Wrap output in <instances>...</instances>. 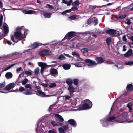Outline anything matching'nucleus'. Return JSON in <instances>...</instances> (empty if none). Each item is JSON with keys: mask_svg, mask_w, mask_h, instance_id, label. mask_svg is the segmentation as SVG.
<instances>
[{"mask_svg": "<svg viewBox=\"0 0 133 133\" xmlns=\"http://www.w3.org/2000/svg\"><path fill=\"white\" fill-rule=\"evenodd\" d=\"M13 76L12 74L9 72H8L5 74V77L7 79H9L11 78Z\"/></svg>", "mask_w": 133, "mask_h": 133, "instance_id": "obj_24", "label": "nucleus"}, {"mask_svg": "<svg viewBox=\"0 0 133 133\" xmlns=\"http://www.w3.org/2000/svg\"><path fill=\"white\" fill-rule=\"evenodd\" d=\"M41 85L44 87H46L48 86L46 84L42 83L41 84Z\"/></svg>", "mask_w": 133, "mask_h": 133, "instance_id": "obj_61", "label": "nucleus"}, {"mask_svg": "<svg viewBox=\"0 0 133 133\" xmlns=\"http://www.w3.org/2000/svg\"><path fill=\"white\" fill-rule=\"evenodd\" d=\"M71 11V9L66 10V11H64L62 13V14H65L66 13L69 12H70Z\"/></svg>", "mask_w": 133, "mask_h": 133, "instance_id": "obj_49", "label": "nucleus"}, {"mask_svg": "<svg viewBox=\"0 0 133 133\" xmlns=\"http://www.w3.org/2000/svg\"><path fill=\"white\" fill-rule=\"evenodd\" d=\"M71 104V107L75 108L76 107V105L77 103V100L76 99H74L73 100L71 101L70 102Z\"/></svg>", "mask_w": 133, "mask_h": 133, "instance_id": "obj_26", "label": "nucleus"}, {"mask_svg": "<svg viewBox=\"0 0 133 133\" xmlns=\"http://www.w3.org/2000/svg\"><path fill=\"white\" fill-rule=\"evenodd\" d=\"M48 133H56V131L55 129L51 130L49 131Z\"/></svg>", "mask_w": 133, "mask_h": 133, "instance_id": "obj_50", "label": "nucleus"}, {"mask_svg": "<svg viewBox=\"0 0 133 133\" xmlns=\"http://www.w3.org/2000/svg\"><path fill=\"white\" fill-rule=\"evenodd\" d=\"M95 19L94 20L93 23L94 25H96L98 23V21L97 19H95Z\"/></svg>", "mask_w": 133, "mask_h": 133, "instance_id": "obj_55", "label": "nucleus"}, {"mask_svg": "<svg viewBox=\"0 0 133 133\" xmlns=\"http://www.w3.org/2000/svg\"><path fill=\"white\" fill-rule=\"evenodd\" d=\"M51 52L48 50L45 49L41 51L39 54L41 56H44L50 55L51 54Z\"/></svg>", "mask_w": 133, "mask_h": 133, "instance_id": "obj_10", "label": "nucleus"}, {"mask_svg": "<svg viewBox=\"0 0 133 133\" xmlns=\"http://www.w3.org/2000/svg\"><path fill=\"white\" fill-rule=\"evenodd\" d=\"M46 8H48V9L50 10L54 8L53 7L52 5H51L49 4H46Z\"/></svg>", "mask_w": 133, "mask_h": 133, "instance_id": "obj_38", "label": "nucleus"}, {"mask_svg": "<svg viewBox=\"0 0 133 133\" xmlns=\"http://www.w3.org/2000/svg\"><path fill=\"white\" fill-rule=\"evenodd\" d=\"M133 88V85L132 84H129L127 86V91H132Z\"/></svg>", "mask_w": 133, "mask_h": 133, "instance_id": "obj_27", "label": "nucleus"}, {"mask_svg": "<svg viewBox=\"0 0 133 133\" xmlns=\"http://www.w3.org/2000/svg\"><path fill=\"white\" fill-rule=\"evenodd\" d=\"M72 4L73 6L78 5L79 4V3L77 0H76L72 2Z\"/></svg>", "mask_w": 133, "mask_h": 133, "instance_id": "obj_31", "label": "nucleus"}, {"mask_svg": "<svg viewBox=\"0 0 133 133\" xmlns=\"http://www.w3.org/2000/svg\"><path fill=\"white\" fill-rule=\"evenodd\" d=\"M125 23L128 24V25H129L132 23V22L131 20L128 19H126L125 21Z\"/></svg>", "mask_w": 133, "mask_h": 133, "instance_id": "obj_34", "label": "nucleus"}, {"mask_svg": "<svg viewBox=\"0 0 133 133\" xmlns=\"http://www.w3.org/2000/svg\"><path fill=\"white\" fill-rule=\"evenodd\" d=\"M63 68L65 70H68L70 68V65L69 64H64L63 65Z\"/></svg>", "mask_w": 133, "mask_h": 133, "instance_id": "obj_33", "label": "nucleus"}, {"mask_svg": "<svg viewBox=\"0 0 133 133\" xmlns=\"http://www.w3.org/2000/svg\"><path fill=\"white\" fill-rule=\"evenodd\" d=\"M25 73L23 72L21 73L19 75V77H23L24 74Z\"/></svg>", "mask_w": 133, "mask_h": 133, "instance_id": "obj_60", "label": "nucleus"}, {"mask_svg": "<svg viewBox=\"0 0 133 133\" xmlns=\"http://www.w3.org/2000/svg\"><path fill=\"white\" fill-rule=\"evenodd\" d=\"M111 41V38H108L106 40V43L108 45H109Z\"/></svg>", "mask_w": 133, "mask_h": 133, "instance_id": "obj_41", "label": "nucleus"}, {"mask_svg": "<svg viewBox=\"0 0 133 133\" xmlns=\"http://www.w3.org/2000/svg\"><path fill=\"white\" fill-rule=\"evenodd\" d=\"M72 54L73 55H76L77 56H78V57H79V55L77 53H76V52H72Z\"/></svg>", "mask_w": 133, "mask_h": 133, "instance_id": "obj_59", "label": "nucleus"}, {"mask_svg": "<svg viewBox=\"0 0 133 133\" xmlns=\"http://www.w3.org/2000/svg\"><path fill=\"white\" fill-rule=\"evenodd\" d=\"M66 82L69 86H71L72 82V80L70 79H68L66 80Z\"/></svg>", "mask_w": 133, "mask_h": 133, "instance_id": "obj_30", "label": "nucleus"}, {"mask_svg": "<svg viewBox=\"0 0 133 133\" xmlns=\"http://www.w3.org/2000/svg\"><path fill=\"white\" fill-rule=\"evenodd\" d=\"M23 94L26 95H30L33 94V93L31 91H28L23 92Z\"/></svg>", "mask_w": 133, "mask_h": 133, "instance_id": "obj_39", "label": "nucleus"}, {"mask_svg": "<svg viewBox=\"0 0 133 133\" xmlns=\"http://www.w3.org/2000/svg\"><path fill=\"white\" fill-rule=\"evenodd\" d=\"M14 86V84L13 83H10L8 85L6 86L4 88L5 90H9L12 88Z\"/></svg>", "mask_w": 133, "mask_h": 133, "instance_id": "obj_18", "label": "nucleus"}, {"mask_svg": "<svg viewBox=\"0 0 133 133\" xmlns=\"http://www.w3.org/2000/svg\"><path fill=\"white\" fill-rule=\"evenodd\" d=\"M133 55V51L132 49L129 50L126 53L124 54V56L127 57L131 56Z\"/></svg>", "mask_w": 133, "mask_h": 133, "instance_id": "obj_14", "label": "nucleus"}, {"mask_svg": "<svg viewBox=\"0 0 133 133\" xmlns=\"http://www.w3.org/2000/svg\"><path fill=\"white\" fill-rule=\"evenodd\" d=\"M36 92L37 93V94H36L37 95L41 96L42 97H49L51 96L50 95H46L44 92H42L39 90H37L36 91Z\"/></svg>", "mask_w": 133, "mask_h": 133, "instance_id": "obj_15", "label": "nucleus"}, {"mask_svg": "<svg viewBox=\"0 0 133 133\" xmlns=\"http://www.w3.org/2000/svg\"><path fill=\"white\" fill-rule=\"evenodd\" d=\"M74 84L75 85H77L78 83V80L77 79H75L74 80Z\"/></svg>", "mask_w": 133, "mask_h": 133, "instance_id": "obj_56", "label": "nucleus"}, {"mask_svg": "<svg viewBox=\"0 0 133 133\" xmlns=\"http://www.w3.org/2000/svg\"><path fill=\"white\" fill-rule=\"evenodd\" d=\"M50 73L51 75L54 76H56L58 75L57 70L55 69H52L50 70Z\"/></svg>", "mask_w": 133, "mask_h": 133, "instance_id": "obj_16", "label": "nucleus"}, {"mask_svg": "<svg viewBox=\"0 0 133 133\" xmlns=\"http://www.w3.org/2000/svg\"><path fill=\"white\" fill-rule=\"evenodd\" d=\"M7 43L9 45H11L12 44V43L10 41L8 40L7 41Z\"/></svg>", "mask_w": 133, "mask_h": 133, "instance_id": "obj_63", "label": "nucleus"}, {"mask_svg": "<svg viewBox=\"0 0 133 133\" xmlns=\"http://www.w3.org/2000/svg\"><path fill=\"white\" fill-rule=\"evenodd\" d=\"M25 88L23 87H20L19 89V91L20 92H22L24 90Z\"/></svg>", "mask_w": 133, "mask_h": 133, "instance_id": "obj_52", "label": "nucleus"}, {"mask_svg": "<svg viewBox=\"0 0 133 133\" xmlns=\"http://www.w3.org/2000/svg\"><path fill=\"white\" fill-rule=\"evenodd\" d=\"M68 90L70 93V96H71L74 92V88L72 86H69Z\"/></svg>", "mask_w": 133, "mask_h": 133, "instance_id": "obj_23", "label": "nucleus"}, {"mask_svg": "<svg viewBox=\"0 0 133 133\" xmlns=\"http://www.w3.org/2000/svg\"><path fill=\"white\" fill-rule=\"evenodd\" d=\"M27 29H25L24 26L17 28L16 31L14 33L13 36L11 37V39L14 42L16 43L25 37L27 34Z\"/></svg>", "mask_w": 133, "mask_h": 133, "instance_id": "obj_1", "label": "nucleus"}, {"mask_svg": "<svg viewBox=\"0 0 133 133\" xmlns=\"http://www.w3.org/2000/svg\"><path fill=\"white\" fill-rule=\"evenodd\" d=\"M125 64L127 65L132 66L133 65V61H127L125 62Z\"/></svg>", "mask_w": 133, "mask_h": 133, "instance_id": "obj_29", "label": "nucleus"}, {"mask_svg": "<svg viewBox=\"0 0 133 133\" xmlns=\"http://www.w3.org/2000/svg\"><path fill=\"white\" fill-rule=\"evenodd\" d=\"M79 16L77 15H73L68 17L69 19L70 20H74L76 18H79Z\"/></svg>", "mask_w": 133, "mask_h": 133, "instance_id": "obj_25", "label": "nucleus"}, {"mask_svg": "<svg viewBox=\"0 0 133 133\" xmlns=\"http://www.w3.org/2000/svg\"><path fill=\"white\" fill-rule=\"evenodd\" d=\"M115 66L118 69L122 68H123V67L120 64H116L115 65Z\"/></svg>", "mask_w": 133, "mask_h": 133, "instance_id": "obj_54", "label": "nucleus"}, {"mask_svg": "<svg viewBox=\"0 0 133 133\" xmlns=\"http://www.w3.org/2000/svg\"><path fill=\"white\" fill-rule=\"evenodd\" d=\"M38 66L41 67V68L45 69V68L48 65L46 64V63H43L42 62H38Z\"/></svg>", "mask_w": 133, "mask_h": 133, "instance_id": "obj_19", "label": "nucleus"}, {"mask_svg": "<svg viewBox=\"0 0 133 133\" xmlns=\"http://www.w3.org/2000/svg\"><path fill=\"white\" fill-rule=\"evenodd\" d=\"M40 70L39 68H37L35 69L34 70V73L35 75H37L38 74Z\"/></svg>", "mask_w": 133, "mask_h": 133, "instance_id": "obj_37", "label": "nucleus"}, {"mask_svg": "<svg viewBox=\"0 0 133 133\" xmlns=\"http://www.w3.org/2000/svg\"><path fill=\"white\" fill-rule=\"evenodd\" d=\"M85 62L87 63V65L88 66H91L97 64L93 61L88 59H86L84 60L82 58H79V59L77 60L74 65L76 67H82L85 65Z\"/></svg>", "mask_w": 133, "mask_h": 133, "instance_id": "obj_2", "label": "nucleus"}, {"mask_svg": "<svg viewBox=\"0 0 133 133\" xmlns=\"http://www.w3.org/2000/svg\"><path fill=\"white\" fill-rule=\"evenodd\" d=\"M71 96H63V98L65 100H68V99L70 98L71 97Z\"/></svg>", "mask_w": 133, "mask_h": 133, "instance_id": "obj_47", "label": "nucleus"}, {"mask_svg": "<svg viewBox=\"0 0 133 133\" xmlns=\"http://www.w3.org/2000/svg\"><path fill=\"white\" fill-rule=\"evenodd\" d=\"M40 45H42L41 44H39L36 42L34 43L32 45L33 49L36 48Z\"/></svg>", "mask_w": 133, "mask_h": 133, "instance_id": "obj_28", "label": "nucleus"}, {"mask_svg": "<svg viewBox=\"0 0 133 133\" xmlns=\"http://www.w3.org/2000/svg\"><path fill=\"white\" fill-rule=\"evenodd\" d=\"M15 64H13L11 65H10L8 67L5 69L4 70V71H6L7 70L10 69V68H11L13 66L15 65Z\"/></svg>", "mask_w": 133, "mask_h": 133, "instance_id": "obj_40", "label": "nucleus"}, {"mask_svg": "<svg viewBox=\"0 0 133 133\" xmlns=\"http://www.w3.org/2000/svg\"><path fill=\"white\" fill-rule=\"evenodd\" d=\"M81 51L84 53H87L89 51L88 49L87 48H83L81 50Z\"/></svg>", "mask_w": 133, "mask_h": 133, "instance_id": "obj_35", "label": "nucleus"}, {"mask_svg": "<svg viewBox=\"0 0 133 133\" xmlns=\"http://www.w3.org/2000/svg\"><path fill=\"white\" fill-rule=\"evenodd\" d=\"M67 130L68 131H70L71 132L72 128H69L67 126L64 125L58 129V131L60 133H65Z\"/></svg>", "mask_w": 133, "mask_h": 133, "instance_id": "obj_7", "label": "nucleus"}, {"mask_svg": "<svg viewBox=\"0 0 133 133\" xmlns=\"http://www.w3.org/2000/svg\"><path fill=\"white\" fill-rule=\"evenodd\" d=\"M127 16L126 14H124L121 15L119 16V18L120 19H123L125 18Z\"/></svg>", "mask_w": 133, "mask_h": 133, "instance_id": "obj_48", "label": "nucleus"}, {"mask_svg": "<svg viewBox=\"0 0 133 133\" xmlns=\"http://www.w3.org/2000/svg\"><path fill=\"white\" fill-rule=\"evenodd\" d=\"M24 73L26 74L29 76L31 75L32 74L31 72L28 71H25Z\"/></svg>", "mask_w": 133, "mask_h": 133, "instance_id": "obj_53", "label": "nucleus"}, {"mask_svg": "<svg viewBox=\"0 0 133 133\" xmlns=\"http://www.w3.org/2000/svg\"><path fill=\"white\" fill-rule=\"evenodd\" d=\"M132 104L131 103H129L127 104V107H128L130 112H131L132 111V108L131 106Z\"/></svg>", "mask_w": 133, "mask_h": 133, "instance_id": "obj_42", "label": "nucleus"}, {"mask_svg": "<svg viewBox=\"0 0 133 133\" xmlns=\"http://www.w3.org/2000/svg\"><path fill=\"white\" fill-rule=\"evenodd\" d=\"M106 32L112 36H117L119 35V31L112 29H110L107 30Z\"/></svg>", "mask_w": 133, "mask_h": 133, "instance_id": "obj_9", "label": "nucleus"}, {"mask_svg": "<svg viewBox=\"0 0 133 133\" xmlns=\"http://www.w3.org/2000/svg\"><path fill=\"white\" fill-rule=\"evenodd\" d=\"M97 62V64L100 63H103L105 61V59L101 57H98L95 58Z\"/></svg>", "mask_w": 133, "mask_h": 133, "instance_id": "obj_21", "label": "nucleus"}, {"mask_svg": "<svg viewBox=\"0 0 133 133\" xmlns=\"http://www.w3.org/2000/svg\"><path fill=\"white\" fill-rule=\"evenodd\" d=\"M85 103L83 106L79 108L78 110H79L89 109L92 106V103L90 100L87 99L84 101Z\"/></svg>", "mask_w": 133, "mask_h": 133, "instance_id": "obj_4", "label": "nucleus"}, {"mask_svg": "<svg viewBox=\"0 0 133 133\" xmlns=\"http://www.w3.org/2000/svg\"><path fill=\"white\" fill-rule=\"evenodd\" d=\"M78 8L77 7L75 6L72 7L71 8V11H74L75 10H77Z\"/></svg>", "mask_w": 133, "mask_h": 133, "instance_id": "obj_57", "label": "nucleus"}, {"mask_svg": "<svg viewBox=\"0 0 133 133\" xmlns=\"http://www.w3.org/2000/svg\"><path fill=\"white\" fill-rule=\"evenodd\" d=\"M28 81V80L27 79H25L22 82V83L23 85H25Z\"/></svg>", "mask_w": 133, "mask_h": 133, "instance_id": "obj_45", "label": "nucleus"}, {"mask_svg": "<svg viewBox=\"0 0 133 133\" xmlns=\"http://www.w3.org/2000/svg\"><path fill=\"white\" fill-rule=\"evenodd\" d=\"M87 6L89 7L90 8L92 9V10H93L96 7H98V6H91L89 5H87ZM100 8L102 7V6H98Z\"/></svg>", "mask_w": 133, "mask_h": 133, "instance_id": "obj_32", "label": "nucleus"}, {"mask_svg": "<svg viewBox=\"0 0 133 133\" xmlns=\"http://www.w3.org/2000/svg\"><path fill=\"white\" fill-rule=\"evenodd\" d=\"M122 40L123 41H125L126 40V37L125 36H124L122 37Z\"/></svg>", "mask_w": 133, "mask_h": 133, "instance_id": "obj_62", "label": "nucleus"}, {"mask_svg": "<svg viewBox=\"0 0 133 133\" xmlns=\"http://www.w3.org/2000/svg\"><path fill=\"white\" fill-rule=\"evenodd\" d=\"M26 88H29L30 89H32V86L30 84H26L25 86Z\"/></svg>", "mask_w": 133, "mask_h": 133, "instance_id": "obj_51", "label": "nucleus"}, {"mask_svg": "<svg viewBox=\"0 0 133 133\" xmlns=\"http://www.w3.org/2000/svg\"><path fill=\"white\" fill-rule=\"evenodd\" d=\"M51 123L53 126H62L63 124L59 122L55 121H52L51 122Z\"/></svg>", "mask_w": 133, "mask_h": 133, "instance_id": "obj_17", "label": "nucleus"}, {"mask_svg": "<svg viewBox=\"0 0 133 133\" xmlns=\"http://www.w3.org/2000/svg\"><path fill=\"white\" fill-rule=\"evenodd\" d=\"M62 2L63 3H64L65 4H67V1L66 0H62Z\"/></svg>", "mask_w": 133, "mask_h": 133, "instance_id": "obj_64", "label": "nucleus"}, {"mask_svg": "<svg viewBox=\"0 0 133 133\" xmlns=\"http://www.w3.org/2000/svg\"><path fill=\"white\" fill-rule=\"evenodd\" d=\"M75 32H70L68 33L65 36L64 39L70 40L75 35Z\"/></svg>", "mask_w": 133, "mask_h": 133, "instance_id": "obj_11", "label": "nucleus"}, {"mask_svg": "<svg viewBox=\"0 0 133 133\" xmlns=\"http://www.w3.org/2000/svg\"><path fill=\"white\" fill-rule=\"evenodd\" d=\"M22 12L24 14H34V12H36L35 11H33L32 10H26L24 9L22 10Z\"/></svg>", "mask_w": 133, "mask_h": 133, "instance_id": "obj_22", "label": "nucleus"}, {"mask_svg": "<svg viewBox=\"0 0 133 133\" xmlns=\"http://www.w3.org/2000/svg\"><path fill=\"white\" fill-rule=\"evenodd\" d=\"M34 10L39 11L41 12V15L42 17L43 15L44 18H49L51 17V14L50 13H46L43 11H40L39 9H35Z\"/></svg>", "mask_w": 133, "mask_h": 133, "instance_id": "obj_8", "label": "nucleus"}, {"mask_svg": "<svg viewBox=\"0 0 133 133\" xmlns=\"http://www.w3.org/2000/svg\"><path fill=\"white\" fill-rule=\"evenodd\" d=\"M115 119V117L113 116L107 119L104 118L103 119L101 120V122L102 124L103 127H106L108 125L109 122L114 121Z\"/></svg>", "mask_w": 133, "mask_h": 133, "instance_id": "obj_5", "label": "nucleus"}, {"mask_svg": "<svg viewBox=\"0 0 133 133\" xmlns=\"http://www.w3.org/2000/svg\"><path fill=\"white\" fill-rule=\"evenodd\" d=\"M64 55V54H61L58 57V58L60 60H63L65 59V57Z\"/></svg>", "mask_w": 133, "mask_h": 133, "instance_id": "obj_36", "label": "nucleus"}, {"mask_svg": "<svg viewBox=\"0 0 133 133\" xmlns=\"http://www.w3.org/2000/svg\"><path fill=\"white\" fill-rule=\"evenodd\" d=\"M54 115L58 119V120L61 122H62L64 121L63 118L59 115L57 114H55Z\"/></svg>", "mask_w": 133, "mask_h": 133, "instance_id": "obj_20", "label": "nucleus"}, {"mask_svg": "<svg viewBox=\"0 0 133 133\" xmlns=\"http://www.w3.org/2000/svg\"><path fill=\"white\" fill-rule=\"evenodd\" d=\"M67 123L73 127H75L76 126V121L73 119H70L68 120Z\"/></svg>", "mask_w": 133, "mask_h": 133, "instance_id": "obj_12", "label": "nucleus"}, {"mask_svg": "<svg viewBox=\"0 0 133 133\" xmlns=\"http://www.w3.org/2000/svg\"><path fill=\"white\" fill-rule=\"evenodd\" d=\"M128 115L127 114V113L125 112L123 113L122 117L119 118L118 122L119 123H122L125 122H127L131 123L133 122V120L128 121V120H126L127 118H128Z\"/></svg>", "mask_w": 133, "mask_h": 133, "instance_id": "obj_6", "label": "nucleus"}, {"mask_svg": "<svg viewBox=\"0 0 133 133\" xmlns=\"http://www.w3.org/2000/svg\"><path fill=\"white\" fill-rule=\"evenodd\" d=\"M3 19V16L1 15L0 17V26H2V21Z\"/></svg>", "mask_w": 133, "mask_h": 133, "instance_id": "obj_44", "label": "nucleus"}, {"mask_svg": "<svg viewBox=\"0 0 133 133\" xmlns=\"http://www.w3.org/2000/svg\"><path fill=\"white\" fill-rule=\"evenodd\" d=\"M5 85V82H3L0 83V88H3Z\"/></svg>", "mask_w": 133, "mask_h": 133, "instance_id": "obj_46", "label": "nucleus"}, {"mask_svg": "<svg viewBox=\"0 0 133 133\" xmlns=\"http://www.w3.org/2000/svg\"><path fill=\"white\" fill-rule=\"evenodd\" d=\"M3 28L4 30L5 34L4 35V36H5L7 35V34L9 30L8 29V26L5 23H4L3 24Z\"/></svg>", "mask_w": 133, "mask_h": 133, "instance_id": "obj_13", "label": "nucleus"}, {"mask_svg": "<svg viewBox=\"0 0 133 133\" xmlns=\"http://www.w3.org/2000/svg\"><path fill=\"white\" fill-rule=\"evenodd\" d=\"M72 2V0H69L68 2L67 1L68 4L67 5L68 6L70 5Z\"/></svg>", "mask_w": 133, "mask_h": 133, "instance_id": "obj_58", "label": "nucleus"}, {"mask_svg": "<svg viewBox=\"0 0 133 133\" xmlns=\"http://www.w3.org/2000/svg\"><path fill=\"white\" fill-rule=\"evenodd\" d=\"M56 84L55 83H53L49 85V87L50 88H53L56 87Z\"/></svg>", "mask_w": 133, "mask_h": 133, "instance_id": "obj_43", "label": "nucleus"}, {"mask_svg": "<svg viewBox=\"0 0 133 133\" xmlns=\"http://www.w3.org/2000/svg\"><path fill=\"white\" fill-rule=\"evenodd\" d=\"M45 123L42 121H39L37 124V127L36 129V131L37 133H41L43 132H46L45 130L44 126Z\"/></svg>", "mask_w": 133, "mask_h": 133, "instance_id": "obj_3", "label": "nucleus"}]
</instances>
